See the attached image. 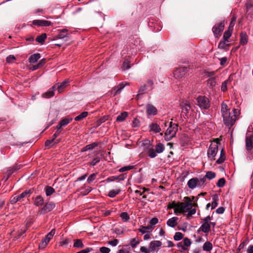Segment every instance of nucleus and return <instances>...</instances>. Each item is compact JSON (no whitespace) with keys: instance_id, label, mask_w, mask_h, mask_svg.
I'll list each match as a JSON object with an SVG mask.
<instances>
[{"instance_id":"obj_1","label":"nucleus","mask_w":253,"mask_h":253,"mask_svg":"<svg viewBox=\"0 0 253 253\" xmlns=\"http://www.w3.org/2000/svg\"><path fill=\"white\" fill-rule=\"evenodd\" d=\"M228 102V101H223L221 103V113L225 125L228 126H232L237 120L240 112L239 111L236 109H233L231 111L226 103V102Z\"/></svg>"},{"instance_id":"obj_2","label":"nucleus","mask_w":253,"mask_h":253,"mask_svg":"<svg viewBox=\"0 0 253 253\" xmlns=\"http://www.w3.org/2000/svg\"><path fill=\"white\" fill-rule=\"evenodd\" d=\"M178 130V125L176 124H173L172 122L169 123L168 128L167 129L165 133V139L166 141L170 140L175 136Z\"/></svg>"},{"instance_id":"obj_3","label":"nucleus","mask_w":253,"mask_h":253,"mask_svg":"<svg viewBox=\"0 0 253 253\" xmlns=\"http://www.w3.org/2000/svg\"><path fill=\"white\" fill-rule=\"evenodd\" d=\"M218 151V143L216 141L212 142L211 145H210L207 151V155L208 158L211 161L214 160V157L217 154Z\"/></svg>"},{"instance_id":"obj_4","label":"nucleus","mask_w":253,"mask_h":253,"mask_svg":"<svg viewBox=\"0 0 253 253\" xmlns=\"http://www.w3.org/2000/svg\"><path fill=\"white\" fill-rule=\"evenodd\" d=\"M206 182V178L202 177L200 179L194 177L189 179L187 182V185L190 189H194L196 187H202Z\"/></svg>"},{"instance_id":"obj_5","label":"nucleus","mask_w":253,"mask_h":253,"mask_svg":"<svg viewBox=\"0 0 253 253\" xmlns=\"http://www.w3.org/2000/svg\"><path fill=\"white\" fill-rule=\"evenodd\" d=\"M196 104L201 109H208L211 105L209 99L205 96H199L196 98Z\"/></svg>"},{"instance_id":"obj_6","label":"nucleus","mask_w":253,"mask_h":253,"mask_svg":"<svg viewBox=\"0 0 253 253\" xmlns=\"http://www.w3.org/2000/svg\"><path fill=\"white\" fill-rule=\"evenodd\" d=\"M187 72V68L185 67H180L173 72V77L175 79L180 80L184 78Z\"/></svg>"},{"instance_id":"obj_7","label":"nucleus","mask_w":253,"mask_h":253,"mask_svg":"<svg viewBox=\"0 0 253 253\" xmlns=\"http://www.w3.org/2000/svg\"><path fill=\"white\" fill-rule=\"evenodd\" d=\"M154 84L152 81L149 80L147 81V83L144 85H142L140 86V88L138 90V94H144L148 91L151 90L154 88Z\"/></svg>"},{"instance_id":"obj_8","label":"nucleus","mask_w":253,"mask_h":253,"mask_svg":"<svg viewBox=\"0 0 253 253\" xmlns=\"http://www.w3.org/2000/svg\"><path fill=\"white\" fill-rule=\"evenodd\" d=\"M180 106L181 109L182 114L187 116L191 109V106L189 102L187 100L183 101L180 103Z\"/></svg>"},{"instance_id":"obj_9","label":"nucleus","mask_w":253,"mask_h":253,"mask_svg":"<svg viewBox=\"0 0 253 253\" xmlns=\"http://www.w3.org/2000/svg\"><path fill=\"white\" fill-rule=\"evenodd\" d=\"M161 246L162 242L160 241L154 240L150 243L149 247L151 252H158Z\"/></svg>"},{"instance_id":"obj_10","label":"nucleus","mask_w":253,"mask_h":253,"mask_svg":"<svg viewBox=\"0 0 253 253\" xmlns=\"http://www.w3.org/2000/svg\"><path fill=\"white\" fill-rule=\"evenodd\" d=\"M224 24L223 22H220L219 24L215 25L212 28V32L215 36L217 37L219 33L224 29Z\"/></svg>"},{"instance_id":"obj_11","label":"nucleus","mask_w":253,"mask_h":253,"mask_svg":"<svg viewBox=\"0 0 253 253\" xmlns=\"http://www.w3.org/2000/svg\"><path fill=\"white\" fill-rule=\"evenodd\" d=\"M55 208V204L52 202L46 203L41 210L43 214L49 212Z\"/></svg>"},{"instance_id":"obj_12","label":"nucleus","mask_w":253,"mask_h":253,"mask_svg":"<svg viewBox=\"0 0 253 253\" xmlns=\"http://www.w3.org/2000/svg\"><path fill=\"white\" fill-rule=\"evenodd\" d=\"M185 202L184 205V210L186 211H188L189 210H190L193 206H196V204H193L192 203V201L191 200L190 198L188 197H185L184 198Z\"/></svg>"},{"instance_id":"obj_13","label":"nucleus","mask_w":253,"mask_h":253,"mask_svg":"<svg viewBox=\"0 0 253 253\" xmlns=\"http://www.w3.org/2000/svg\"><path fill=\"white\" fill-rule=\"evenodd\" d=\"M184 203L183 202H178L176 203V207L175 210H174V213L175 214L178 213H183L186 212V211L184 209Z\"/></svg>"},{"instance_id":"obj_14","label":"nucleus","mask_w":253,"mask_h":253,"mask_svg":"<svg viewBox=\"0 0 253 253\" xmlns=\"http://www.w3.org/2000/svg\"><path fill=\"white\" fill-rule=\"evenodd\" d=\"M146 112L148 115H156L157 114V110L155 107L151 104L146 106Z\"/></svg>"},{"instance_id":"obj_15","label":"nucleus","mask_w":253,"mask_h":253,"mask_svg":"<svg viewBox=\"0 0 253 253\" xmlns=\"http://www.w3.org/2000/svg\"><path fill=\"white\" fill-rule=\"evenodd\" d=\"M246 146L248 150H251L253 149V135L246 138Z\"/></svg>"},{"instance_id":"obj_16","label":"nucleus","mask_w":253,"mask_h":253,"mask_svg":"<svg viewBox=\"0 0 253 253\" xmlns=\"http://www.w3.org/2000/svg\"><path fill=\"white\" fill-rule=\"evenodd\" d=\"M178 220V218L177 217H172L168 220L167 224L168 226L173 228L177 225Z\"/></svg>"},{"instance_id":"obj_17","label":"nucleus","mask_w":253,"mask_h":253,"mask_svg":"<svg viewBox=\"0 0 253 253\" xmlns=\"http://www.w3.org/2000/svg\"><path fill=\"white\" fill-rule=\"evenodd\" d=\"M56 89V85L53 86L51 88H49L46 92L42 94V97L46 98H48L52 97L54 95V90Z\"/></svg>"},{"instance_id":"obj_18","label":"nucleus","mask_w":253,"mask_h":253,"mask_svg":"<svg viewBox=\"0 0 253 253\" xmlns=\"http://www.w3.org/2000/svg\"><path fill=\"white\" fill-rule=\"evenodd\" d=\"M69 83V80H65L62 83H61L60 84H56V88L58 90L59 93H60L62 91L63 89L65 88Z\"/></svg>"},{"instance_id":"obj_19","label":"nucleus","mask_w":253,"mask_h":253,"mask_svg":"<svg viewBox=\"0 0 253 253\" xmlns=\"http://www.w3.org/2000/svg\"><path fill=\"white\" fill-rule=\"evenodd\" d=\"M68 30L67 29H63L58 30L59 34L56 36V39H62L65 37H67Z\"/></svg>"},{"instance_id":"obj_20","label":"nucleus","mask_w":253,"mask_h":253,"mask_svg":"<svg viewBox=\"0 0 253 253\" xmlns=\"http://www.w3.org/2000/svg\"><path fill=\"white\" fill-rule=\"evenodd\" d=\"M207 85L211 89H213L215 87L217 83L216 81V78H211L207 80Z\"/></svg>"},{"instance_id":"obj_21","label":"nucleus","mask_w":253,"mask_h":253,"mask_svg":"<svg viewBox=\"0 0 253 253\" xmlns=\"http://www.w3.org/2000/svg\"><path fill=\"white\" fill-rule=\"evenodd\" d=\"M150 130L154 132L155 133H158L161 131V128L159 125L157 123H153L149 125Z\"/></svg>"},{"instance_id":"obj_22","label":"nucleus","mask_w":253,"mask_h":253,"mask_svg":"<svg viewBox=\"0 0 253 253\" xmlns=\"http://www.w3.org/2000/svg\"><path fill=\"white\" fill-rule=\"evenodd\" d=\"M248 42V36L246 33L242 32L240 34V43L242 45H245Z\"/></svg>"},{"instance_id":"obj_23","label":"nucleus","mask_w":253,"mask_h":253,"mask_svg":"<svg viewBox=\"0 0 253 253\" xmlns=\"http://www.w3.org/2000/svg\"><path fill=\"white\" fill-rule=\"evenodd\" d=\"M126 85V84H124L123 83L120 84L119 85L114 88V89L112 91V93L114 95H115L118 93H120L122 89L125 87Z\"/></svg>"},{"instance_id":"obj_24","label":"nucleus","mask_w":253,"mask_h":253,"mask_svg":"<svg viewBox=\"0 0 253 253\" xmlns=\"http://www.w3.org/2000/svg\"><path fill=\"white\" fill-rule=\"evenodd\" d=\"M212 202L211 204V209H215L218 205V201L219 200L218 196L217 194H214L212 196Z\"/></svg>"},{"instance_id":"obj_25","label":"nucleus","mask_w":253,"mask_h":253,"mask_svg":"<svg viewBox=\"0 0 253 253\" xmlns=\"http://www.w3.org/2000/svg\"><path fill=\"white\" fill-rule=\"evenodd\" d=\"M40 58L41 54L37 53L31 55L28 60L30 63H34L36 62Z\"/></svg>"},{"instance_id":"obj_26","label":"nucleus","mask_w":253,"mask_h":253,"mask_svg":"<svg viewBox=\"0 0 253 253\" xmlns=\"http://www.w3.org/2000/svg\"><path fill=\"white\" fill-rule=\"evenodd\" d=\"M153 229V227H150L149 226H141L138 229V231L141 232L142 234L146 233L151 232Z\"/></svg>"},{"instance_id":"obj_27","label":"nucleus","mask_w":253,"mask_h":253,"mask_svg":"<svg viewBox=\"0 0 253 253\" xmlns=\"http://www.w3.org/2000/svg\"><path fill=\"white\" fill-rule=\"evenodd\" d=\"M98 145V144L96 142L92 143L91 144H88L84 147L82 149V152H85L89 150H91L93 149L95 147H97Z\"/></svg>"},{"instance_id":"obj_28","label":"nucleus","mask_w":253,"mask_h":253,"mask_svg":"<svg viewBox=\"0 0 253 253\" xmlns=\"http://www.w3.org/2000/svg\"><path fill=\"white\" fill-rule=\"evenodd\" d=\"M200 229L204 233H209L211 230L210 224L203 223Z\"/></svg>"},{"instance_id":"obj_29","label":"nucleus","mask_w":253,"mask_h":253,"mask_svg":"<svg viewBox=\"0 0 253 253\" xmlns=\"http://www.w3.org/2000/svg\"><path fill=\"white\" fill-rule=\"evenodd\" d=\"M232 80V75H230L228 78V79L223 82L222 83L221 86V90L223 92H225L227 90V84L229 82H230Z\"/></svg>"},{"instance_id":"obj_30","label":"nucleus","mask_w":253,"mask_h":253,"mask_svg":"<svg viewBox=\"0 0 253 253\" xmlns=\"http://www.w3.org/2000/svg\"><path fill=\"white\" fill-rule=\"evenodd\" d=\"M212 249V244L209 241L204 243L203 246V249L205 251L210 252Z\"/></svg>"},{"instance_id":"obj_31","label":"nucleus","mask_w":253,"mask_h":253,"mask_svg":"<svg viewBox=\"0 0 253 253\" xmlns=\"http://www.w3.org/2000/svg\"><path fill=\"white\" fill-rule=\"evenodd\" d=\"M225 160V155L223 149H222L220 153V157L216 160V163L220 164Z\"/></svg>"},{"instance_id":"obj_32","label":"nucleus","mask_w":253,"mask_h":253,"mask_svg":"<svg viewBox=\"0 0 253 253\" xmlns=\"http://www.w3.org/2000/svg\"><path fill=\"white\" fill-rule=\"evenodd\" d=\"M46 38V35L45 33L42 34V35L38 36L36 39V41L37 42L40 43L41 44H43L44 41Z\"/></svg>"},{"instance_id":"obj_33","label":"nucleus","mask_w":253,"mask_h":253,"mask_svg":"<svg viewBox=\"0 0 253 253\" xmlns=\"http://www.w3.org/2000/svg\"><path fill=\"white\" fill-rule=\"evenodd\" d=\"M92 190V188L90 186H87L86 187H82L80 189L79 191L81 193L83 194L84 195H87Z\"/></svg>"},{"instance_id":"obj_34","label":"nucleus","mask_w":253,"mask_h":253,"mask_svg":"<svg viewBox=\"0 0 253 253\" xmlns=\"http://www.w3.org/2000/svg\"><path fill=\"white\" fill-rule=\"evenodd\" d=\"M84 246L82 240L76 239L74 240L73 247L76 248H82Z\"/></svg>"},{"instance_id":"obj_35","label":"nucleus","mask_w":253,"mask_h":253,"mask_svg":"<svg viewBox=\"0 0 253 253\" xmlns=\"http://www.w3.org/2000/svg\"><path fill=\"white\" fill-rule=\"evenodd\" d=\"M128 113L126 112H124L119 115L116 119L118 122H123L127 117Z\"/></svg>"},{"instance_id":"obj_36","label":"nucleus","mask_w":253,"mask_h":253,"mask_svg":"<svg viewBox=\"0 0 253 253\" xmlns=\"http://www.w3.org/2000/svg\"><path fill=\"white\" fill-rule=\"evenodd\" d=\"M45 60L44 59H42L41 60L38 64L33 65L31 68V69L32 71H34V70L38 69V68L42 67V65L45 63Z\"/></svg>"},{"instance_id":"obj_37","label":"nucleus","mask_w":253,"mask_h":253,"mask_svg":"<svg viewBox=\"0 0 253 253\" xmlns=\"http://www.w3.org/2000/svg\"><path fill=\"white\" fill-rule=\"evenodd\" d=\"M44 201L42 197L39 196L37 197L35 200V205L36 206H41L43 204Z\"/></svg>"},{"instance_id":"obj_38","label":"nucleus","mask_w":253,"mask_h":253,"mask_svg":"<svg viewBox=\"0 0 253 253\" xmlns=\"http://www.w3.org/2000/svg\"><path fill=\"white\" fill-rule=\"evenodd\" d=\"M121 192L120 189H113L109 191L108 196L110 198H114Z\"/></svg>"},{"instance_id":"obj_39","label":"nucleus","mask_w":253,"mask_h":253,"mask_svg":"<svg viewBox=\"0 0 253 253\" xmlns=\"http://www.w3.org/2000/svg\"><path fill=\"white\" fill-rule=\"evenodd\" d=\"M164 150L165 146L162 143H159L156 145L155 150L157 153H161L164 151Z\"/></svg>"},{"instance_id":"obj_40","label":"nucleus","mask_w":253,"mask_h":253,"mask_svg":"<svg viewBox=\"0 0 253 253\" xmlns=\"http://www.w3.org/2000/svg\"><path fill=\"white\" fill-rule=\"evenodd\" d=\"M139 243L140 241L138 238H132L130 241V246L132 248H135Z\"/></svg>"},{"instance_id":"obj_41","label":"nucleus","mask_w":253,"mask_h":253,"mask_svg":"<svg viewBox=\"0 0 253 253\" xmlns=\"http://www.w3.org/2000/svg\"><path fill=\"white\" fill-rule=\"evenodd\" d=\"M229 45L230 43H229L227 41H225L223 40L219 42L218 47L220 49H225L226 47Z\"/></svg>"},{"instance_id":"obj_42","label":"nucleus","mask_w":253,"mask_h":253,"mask_svg":"<svg viewBox=\"0 0 253 253\" xmlns=\"http://www.w3.org/2000/svg\"><path fill=\"white\" fill-rule=\"evenodd\" d=\"M88 115L87 112H83L81 114L75 118V120L76 121H80L82 120L83 119L87 117Z\"/></svg>"},{"instance_id":"obj_43","label":"nucleus","mask_w":253,"mask_h":253,"mask_svg":"<svg viewBox=\"0 0 253 253\" xmlns=\"http://www.w3.org/2000/svg\"><path fill=\"white\" fill-rule=\"evenodd\" d=\"M50 241V240L47 239L45 237V238L42 240V241L39 244V248L40 249H43L44 248L47 244Z\"/></svg>"},{"instance_id":"obj_44","label":"nucleus","mask_w":253,"mask_h":253,"mask_svg":"<svg viewBox=\"0 0 253 253\" xmlns=\"http://www.w3.org/2000/svg\"><path fill=\"white\" fill-rule=\"evenodd\" d=\"M45 194L47 196H50L52 194L55 192V190L51 186H47L45 188Z\"/></svg>"},{"instance_id":"obj_45","label":"nucleus","mask_w":253,"mask_h":253,"mask_svg":"<svg viewBox=\"0 0 253 253\" xmlns=\"http://www.w3.org/2000/svg\"><path fill=\"white\" fill-rule=\"evenodd\" d=\"M59 142V140H54V139L47 140L45 142V146L46 147H49L51 145H53L55 144L58 143Z\"/></svg>"},{"instance_id":"obj_46","label":"nucleus","mask_w":253,"mask_h":253,"mask_svg":"<svg viewBox=\"0 0 253 253\" xmlns=\"http://www.w3.org/2000/svg\"><path fill=\"white\" fill-rule=\"evenodd\" d=\"M232 33V31L229 29L225 31L223 34V40L225 41H227V42H229L228 39L231 37Z\"/></svg>"},{"instance_id":"obj_47","label":"nucleus","mask_w":253,"mask_h":253,"mask_svg":"<svg viewBox=\"0 0 253 253\" xmlns=\"http://www.w3.org/2000/svg\"><path fill=\"white\" fill-rule=\"evenodd\" d=\"M120 217L125 222H127L130 219L129 215L126 212H123L120 214Z\"/></svg>"},{"instance_id":"obj_48","label":"nucleus","mask_w":253,"mask_h":253,"mask_svg":"<svg viewBox=\"0 0 253 253\" xmlns=\"http://www.w3.org/2000/svg\"><path fill=\"white\" fill-rule=\"evenodd\" d=\"M72 120L73 119L72 118H66L60 121L59 123L63 126L69 124L72 121Z\"/></svg>"},{"instance_id":"obj_49","label":"nucleus","mask_w":253,"mask_h":253,"mask_svg":"<svg viewBox=\"0 0 253 253\" xmlns=\"http://www.w3.org/2000/svg\"><path fill=\"white\" fill-rule=\"evenodd\" d=\"M215 177V173L214 172L211 171H209L207 172L205 177H204L206 179V178L209 179H212Z\"/></svg>"},{"instance_id":"obj_50","label":"nucleus","mask_w":253,"mask_h":253,"mask_svg":"<svg viewBox=\"0 0 253 253\" xmlns=\"http://www.w3.org/2000/svg\"><path fill=\"white\" fill-rule=\"evenodd\" d=\"M159 220L157 217L152 218L150 221H149V226L150 227H153L158 223Z\"/></svg>"},{"instance_id":"obj_51","label":"nucleus","mask_w":253,"mask_h":253,"mask_svg":"<svg viewBox=\"0 0 253 253\" xmlns=\"http://www.w3.org/2000/svg\"><path fill=\"white\" fill-rule=\"evenodd\" d=\"M15 171L14 169H12L10 170H7L5 176L3 177V180H4V181H6L10 177V176Z\"/></svg>"},{"instance_id":"obj_52","label":"nucleus","mask_w":253,"mask_h":253,"mask_svg":"<svg viewBox=\"0 0 253 253\" xmlns=\"http://www.w3.org/2000/svg\"><path fill=\"white\" fill-rule=\"evenodd\" d=\"M183 237V235L182 233L181 232H176L174 236V240L175 241H180L181 240Z\"/></svg>"},{"instance_id":"obj_53","label":"nucleus","mask_w":253,"mask_h":253,"mask_svg":"<svg viewBox=\"0 0 253 253\" xmlns=\"http://www.w3.org/2000/svg\"><path fill=\"white\" fill-rule=\"evenodd\" d=\"M225 180L224 179V178H220L218 180V181L216 183V185L218 187H222L225 185Z\"/></svg>"},{"instance_id":"obj_54","label":"nucleus","mask_w":253,"mask_h":253,"mask_svg":"<svg viewBox=\"0 0 253 253\" xmlns=\"http://www.w3.org/2000/svg\"><path fill=\"white\" fill-rule=\"evenodd\" d=\"M148 155L151 158H155L157 156L156 152L153 149H150L148 150Z\"/></svg>"},{"instance_id":"obj_55","label":"nucleus","mask_w":253,"mask_h":253,"mask_svg":"<svg viewBox=\"0 0 253 253\" xmlns=\"http://www.w3.org/2000/svg\"><path fill=\"white\" fill-rule=\"evenodd\" d=\"M134 166H127L121 168L119 169L120 172H124L125 171L129 170L132 169L133 168Z\"/></svg>"},{"instance_id":"obj_56","label":"nucleus","mask_w":253,"mask_h":253,"mask_svg":"<svg viewBox=\"0 0 253 253\" xmlns=\"http://www.w3.org/2000/svg\"><path fill=\"white\" fill-rule=\"evenodd\" d=\"M16 60V57L13 55H10L7 57L6 61L7 63H11Z\"/></svg>"},{"instance_id":"obj_57","label":"nucleus","mask_w":253,"mask_h":253,"mask_svg":"<svg viewBox=\"0 0 253 253\" xmlns=\"http://www.w3.org/2000/svg\"><path fill=\"white\" fill-rule=\"evenodd\" d=\"M205 76L208 77L209 79L211 78H214L215 76V72L212 71V72H209L206 71L204 73Z\"/></svg>"},{"instance_id":"obj_58","label":"nucleus","mask_w":253,"mask_h":253,"mask_svg":"<svg viewBox=\"0 0 253 253\" xmlns=\"http://www.w3.org/2000/svg\"><path fill=\"white\" fill-rule=\"evenodd\" d=\"M55 234V229H53L51 230V231L49 233H48L47 234V235L45 236V237L50 240L53 238V237Z\"/></svg>"},{"instance_id":"obj_59","label":"nucleus","mask_w":253,"mask_h":253,"mask_svg":"<svg viewBox=\"0 0 253 253\" xmlns=\"http://www.w3.org/2000/svg\"><path fill=\"white\" fill-rule=\"evenodd\" d=\"M140 251L142 253H150L151 252L150 248H147L145 247L142 246L140 248Z\"/></svg>"},{"instance_id":"obj_60","label":"nucleus","mask_w":253,"mask_h":253,"mask_svg":"<svg viewBox=\"0 0 253 253\" xmlns=\"http://www.w3.org/2000/svg\"><path fill=\"white\" fill-rule=\"evenodd\" d=\"M140 122L139 121V120L137 119V118H135L132 122V127H138L139 126H140Z\"/></svg>"},{"instance_id":"obj_61","label":"nucleus","mask_w":253,"mask_h":253,"mask_svg":"<svg viewBox=\"0 0 253 253\" xmlns=\"http://www.w3.org/2000/svg\"><path fill=\"white\" fill-rule=\"evenodd\" d=\"M97 173H92L91 175H89V176L88 177L87 179V181L88 183L92 182L96 178Z\"/></svg>"},{"instance_id":"obj_62","label":"nucleus","mask_w":253,"mask_h":253,"mask_svg":"<svg viewBox=\"0 0 253 253\" xmlns=\"http://www.w3.org/2000/svg\"><path fill=\"white\" fill-rule=\"evenodd\" d=\"M41 26L47 27L51 25V23L49 21L45 20H41Z\"/></svg>"},{"instance_id":"obj_63","label":"nucleus","mask_w":253,"mask_h":253,"mask_svg":"<svg viewBox=\"0 0 253 253\" xmlns=\"http://www.w3.org/2000/svg\"><path fill=\"white\" fill-rule=\"evenodd\" d=\"M99 250L101 253H110L111 251L109 248L105 247H101Z\"/></svg>"},{"instance_id":"obj_64","label":"nucleus","mask_w":253,"mask_h":253,"mask_svg":"<svg viewBox=\"0 0 253 253\" xmlns=\"http://www.w3.org/2000/svg\"><path fill=\"white\" fill-rule=\"evenodd\" d=\"M246 6L247 9L249 10L253 6V0H249L246 3Z\"/></svg>"}]
</instances>
